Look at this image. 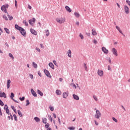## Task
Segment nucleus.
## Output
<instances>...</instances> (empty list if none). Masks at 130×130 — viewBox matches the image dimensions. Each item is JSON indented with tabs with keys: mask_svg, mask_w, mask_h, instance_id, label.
<instances>
[{
	"mask_svg": "<svg viewBox=\"0 0 130 130\" xmlns=\"http://www.w3.org/2000/svg\"><path fill=\"white\" fill-rule=\"evenodd\" d=\"M56 22L59 23V24H62L66 22V17H61V18H56Z\"/></svg>",
	"mask_w": 130,
	"mask_h": 130,
	"instance_id": "obj_1",
	"label": "nucleus"
},
{
	"mask_svg": "<svg viewBox=\"0 0 130 130\" xmlns=\"http://www.w3.org/2000/svg\"><path fill=\"white\" fill-rule=\"evenodd\" d=\"M8 8H9V5H6V6L3 5L1 7V10H2V11H3V12H4V13H7V9H8Z\"/></svg>",
	"mask_w": 130,
	"mask_h": 130,
	"instance_id": "obj_2",
	"label": "nucleus"
},
{
	"mask_svg": "<svg viewBox=\"0 0 130 130\" xmlns=\"http://www.w3.org/2000/svg\"><path fill=\"white\" fill-rule=\"evenodd\" d=\"M95 118H98V119H99L100 117H101V113H100V111L99 110L96 111V114L95 115Z\"/></svg>",
	"mask_w": 130,
	"mask_h": 130,
	"instance_id": "obj_3",
	"label": "nucleus"
},
{
	"mask_svg": "<svg viewBox=\"0 0 130 130\" xmlns=\"http://www.w3.org/2000/svg\"><path fill=\"white\" fill-rule=\"evenodd\" d=\"M124 10L125 13H126V14H129V9L128 8V7H127V6L125 5L124 6Z\"/></svg>",
	"mask_w": 130,
	"mask_h": 130,
	"instance_id": "obj_4",
	"label": "nucleus"
},
{
	"mask_svg": "<svg viewBox=\"0 0 130 130\" xmlns=\"http://www.w3.org/2000/svg\"><path fill=\"white\" fill-rule=\"evenodd\" d=\"M36 21V19L35 18H33L32 19H30L28 21L29 24L31 25V26H33V24L34 23H35V21Z\"/></svg>",
	"mask_w": 130,
	"mask_h": 130,
	"instance_id": "obj_5",
	"label": "nucleus"
},
{
	"mask_svg": "<svg viewBox=\"0 0 130 130\" xmlns=\"http://www.w3.org/2000/svg\"><path fill=\"white\" fill-rule=\"evenodd\" d=\"M98 75H99L100 77H103V75H104V72L102 70H98Z\"/></svg>",
	"mask_w": 130,
	"mask_h": 130,
	"instance_id": "obj_6",
	"label": "nucleus"
},
{
	"mask_svg": "<svg viewBox=\"0 0 130 130\" xmlns=\"http://www.w3.org/2000/svg\"><path fill=\"white\" fill-rule=\"evenodd\" d=\"M19 31L23 36H25V35H26V31H25L24 28L21 27V29H20Z\"/></svg>",
	"mask_w": 130,
	"mask_h": 130,
	"instance_id": "obj_7",
	"label": "nucleus"
},
{
	"mask_svg": "<svg viewBox=\"0 0 130 130\" xmlns=\"http://www.w3.org/2000/svg\"><path fill=\"white\" fill-rule=\"evenodd\" d=\"M112 51L113 54L114 55H115V56H117V55H118V54H117V50H116V49L113 48L112 49Z\"/></svg>",
	"mask_w": 130,
	"mask_h": 130,
	"instance_id": "obj_8",
	"label": "nucleus"
},
{
	"mask_svg": "<svg viewBox=\"0 0 130 130\" xmlns=\"http://www.w3.org/2000/svg\"><path fill=\"white\" fill-rule=\"evenodd\" d=\"M44 73L45 75L48 77V78H51V75H50V73L48 71L46 70H44Z\"/></svg>",
	"mask_w": 130,
	"mask_h": 130,
	"instance_id": "obj_9",
	"label": "nucleus"
},
{
	"mask_svg": "<svg viewBox=\"0 0 130 130\" xmlns=\"http://www.w3.org/2000/svg\"><path fill=\"white\" fill-rule=\"evenodd\" d=\"M102 51H103L104 53H105L106 54H107L108 53V50L106 49L105 47H103L102 48Z\"/></svg>",
	"mask_w": 130,
	"mask_h": 130,
	"instance_id": "obj_10",
	"label": "nucleus"
},
{
	"mask_svg": "<svg viewBox=\"0 0 130 130\" xmlns=\"http://www.w3.org/2000/svg\"><path fill=\"white\" fill-rule=\"evenodd\" d=\"M30 31L31 32V34H33L34 35H37V31L32 28H30Z\"/></svg>",
	"mask_w": 130,
	"mask_h": 130,
	"instance_id": "obj_11",
	"label": "nucleus"
},
{
	"mask_svg": "<svg viewBox=\"0 0 130 130\" xmlns=\"http://www.w3.org/2000/svg\"><path fill=\"white\" fill-rule=\"evenodd\" d=\"M65 9L67 11V12H69V13H72V9H71L70 7L66 6Z\"/></svg>",
	"mask_w": 130,
	"mask_h": 130,
	"instance_id": "obj_12",
	"label": "nucleus"
},
{
	"mask_svg": "<svg viewBox=\"0 0 130 130\" xmlns=\"http://www.w3.org/2000/svg\"><path fill=\"white\" fill-rule=\"evenodd\" d=\"M31 94L34 96V97H37V94H36V92L34 91L33 89H31Z\"/></svg>",
	"mask_w": 130,
	"mask_h": 130,
	"instance_id": "obj_13",
	"label": "nucleus"
},
{
	"mask_svg": "<svg viewBox=\"0 0 130 130\" xmlns=\"http://www.w3.org/2000/svg\"><path fill=\"white\" fill-rule=\"evenodd\" d=\"M67 54L69 57L71 58L72 57V51L71 50H69L67 52Z\"/></svg>",
	"mask_w": 130,
	"mask_h": 130,
	"instance_id": "obj_14",
	"label": "nucleus"
},
{
	"mask_svg": "<svg viewBox=\"0 0 130 130\" xmlns=\"http://www.w3.org/2000/svg\"><path fill=\"white\" fill-rule=\"evenodd\" d=\"M73 96L74 99H75V100H80L79 96H78L76 94H73Z\"/></svg>",
	"mask_w": 130,
	"mask_h": 130,
	"instance_id": "obj_15",
	"label": "nucleus"
},
{
	"mask_svg": "<svg viewBox=\"0 0 130 130\" xmlns=\"http://www.w3.org/2000/svg\"><path fill=\"white\" fill-rule=\"evenodd\" d=\"M10 84H11V80L9 79L7 80V88L8 89L10 88Z\"/></svg>",
	"mask_w": 130,
	"mask_h": 130,
	"instance_id": "obj_16",
	"label": "nucleus"
},
{
	"mask_svg": "<svg viewBox=\"0 0 130 130\" xmlns=\"http://www.w3.org/2000/svg\"><path fill=\"white\" fill-rule=\"evenodd\" d=\"M69 96V93L68 92H64L63 93V98H67Z\"/></svg>",
	"mask_w": 130,
	"mask_h": 130,
	"instance_id": "obj_17",
	"label": "nucleus"
},
{
	"mask_svg": "<svg viewBox=\"0 0 130 130\" xmlns=\"http://www.w3.org/2000/svg\"><path fill=\"white\" fill-rule=\"evenodd\" d=\"M91 33H92V35L93 36H95L97 34V32H96V30L94 29H92V32Z\"/></svg>",
	"mask_w": 130,
	"mask_h": 130,
	"instance_id": "obj_18",
	"label": "nucleus"
},
{
	"mask_svg": "<svg viewBox=\"0 0 130 130\" xmlns=\"http://www.w3.org/2000/svg\"><path fill=\"white\" fill-rule=\"evenodd\" d=\"M49 66L51 67L52 70H54V65H53V63L50 62L49 63Z\"/></svg>",
	"mask_w": 130,
	"mask_h": 130,
	"instance_id": "obj_19",
	"label": "nucleus"
},
{
	"mask_svg": "<svg viewBox=\"0 0 130 130\" xmlns=\"http://www.w3.org/2000/svg\"><path fill=\"white\" fill-rule=\"evenodd\" d=\"M74 15L76 18H80V13L78 12H75L74 13Z\"/></svg>",
	"mask_w": 130,
	"mask_h": 130,
	"instance_id": "obj_20",
	"label": "nucleus"
},
{
	"mask_svg": "<svg viewBox=\"0 0 130 130\" xmlns=\"http://www.w3.org/2000/svg\"><path fill=\"white\" fill-rule=\"evenodd\" d=\"M37 93L40 95V96H43V93H42V92H41L39 89L37 90Z\"/></svg>",
	"mask_w": 130,
	"mask_h": 130,
	"instance_id": "obj_21",
	"label": "nucleus"
},
{
	"mask_svg": "<svg viewBox=\"0 0 130 130\" xmlns=\"http://www.w3.org/2000/svg\"><path fill=\"white\" fill-rule=\"evenodd\" d=\"M17 112H18V114H19V116H20V117H22V116H23V113H22V112H21V111L18 110L17 111Z\"/></svg>",
	"mask_w": 130,
	"mask_h": 130,
	"instance_id": "obj_22",
	"label": "nucleus"
},
{
	"mask_svg": "<svg viewBox=\"0 0 130 130\" xmlns=\"http://www.w3.org/2000/svg\"><path fill=\"white\" fill-rule=\"evenodd\" d=\"M15 28L17 29V30H19L20 31V29H22V27L19 26L17 24H16L15 25Z\"/></svg>",
	"mask_w": 130,
	"mask_h": 130,
	"instance_id": "obj_23",
	"label": "nucleus"
},
{
	"mask_svg": "<svg viewBox=\"0 0 130 130\" xmlns=\"http://www.w3.org/2000/svg\"><path fill=\"white\" fill-rule=\"evenodd\" d=\"M56 94H57V95H61V91L59 90H56Z\"/></svg>",
	"mask_w": 130,
	"mask_h": 130,
	"instance_id": "obj_24",
	"label": "nucleus"
},
{
	"mask_svg": "<svg viewBox=\"0 0 130 130\" xmlns=\"http://www.w3.org/2000/svg\"><path fill=\"white\" fill-rule=\"evenodd\" d=\"M116 28L119 31V32H120V33H121V34H122V31H121V30H120V28H119V27L116 26Z\"/></svg>",
	"mask_w": 130,
	"mask_h": 130,
	"instance_id": "obj_25",
	"label": "nucleus"
},
{
	"mask_svg": "<svg viewBox=\"0 0 130 130\" xmlns=\"http://www.w3.org/2000/svg\"><path fill=\"white\" fill-rule=\"evenodd\" d=\"M34 119L37 121V122H39V121H40V119L37 117H35Z\"/></svg>",
	"mask_w": 130,
	"mask_h": 130,
	"instance_id": "obj_26",
	"label": "nucleus"
},
{
	"mask_svg": "<svg viewBox=\"0 0 130 130\" xmlns=\"http://www.w3.org/2000/svg\"><path fill=\"white\" fill-rule=\"evenodd\" d=\"M10 97H11V99L12 100H14V98L15 97V94H14V93H13V92H11V96H10Z\"/></svg>",
	"mask_w": 130,
	"mask_h": 130,
	"instance_id": "obj_27",
	"label": "nucleus"
},
{
	"mask_svg": "<svg viewBox=\"0 0 130 130\" xmlns=\"http://www.w3.org/2000/svg\"><path fill=\"white\" fill-rule=\"evenodd\" d=\"M4 30H5L6 33H7V34H10V30H9V29H8L7 28H4Z\"/></svg>",
	"mask_w": 130,
	"mask_h": 130,
	"instance_id": "obj_28",
	"label": "nucleus"
},
{
	"mask_svg": "<svg viewBox=\"0 0 130 130\" xmlns=\"http://www.w3.org/2000/svg\"><path fill=\"white\" fill-rule=\"evenodd\" d=\"M32 66H33L34 68H35V69H37V67H38L37 64H36L35 63V62H32Z\"/></svg>",
	"mask_w": 130,
	"mask_h": 130,
	"instance_id": "obj_29",
	"label": "nucleus"
},
{
	"mask_svg": "<svg viewBox=\"0 0 130 130\" xmlns=\"http://www.w3.org/2000/svg\"><path fill=\"white\" fill-rule=\"evenodd\" d=\"M83 67L85 70V71H88V68L87 67V64L85 63L83 64Z\"/></svg>",
	"mask_w": 130,
	"mask_h": 130,
	"instance_id": "obj_30",
	"label": "nucleus"
},
{
	"mask_svg": "<svg viewBox=\"0 0 130 130\" xmlns=\"http://www.w3.org/2000/svg\"><path fill=\"white\" fill-rule=\"evenodd\" d=\"M43 123L46 124V122H47V118H44L43 119Z\"/></svg>",
	"mask_w": 130,
	"mask_h": 130,
	"instance_id": "obj_31",
	"label": "nucleus"
},
{
	"mask_svg": "<svg viewBox=\"0 0 130 130\" xmlns=\"http://www.w3.org/2000/svg\"><path fill=\"white\" fill-rule=\"evenodd\" d=\"M8 17L10 21H11V20H13V17L12 16H10V15H8Z\"/></svg>",
	"mask_w": 130,
	"mask_h": 130,
	"instance_id": "obj_32",
	"label": "nucleus"
},
{
	"mask_svg": "<svg viewBox=\"0 0 130 130\" xmlns=\"http://www.w3.org/2000/svg\"><path fill=\"white\" fill-rule=\"evenodd\" d=\"M2 95H3V97H4V98H7V95H6V93L3 92Z\"/></svg>",
	"mask_w": 130,
	"mask_h": 130,
	"instance_id": "obj_33",
	"label": "nucleus"
},
{
	"mask_svg": "<svg viewBox=\"0 0 130 130\" xmlns=\"http://www.w3.org/2000/svg\"><path fill=\"white\" fill-rule=\"evenodd\" d=\"M19 100H20V101H24V100H25V97L19 98Z\"/></svg>",
	"mask_w": 130,
	"mask_h": 130,
	"instance_id": "obj_34",
	"label": "nucleus"
},
{
	"mask_svg": "<svg viewBox=\"0 0 130 130\" xmlns=\"http://www.w3.org/2000/svg\"><path fill=\"white\" fill-rule=\"evenodd\" d=\"M3 18H4V19H5V20H6V21H8V20H9V19H8V17H7V16H6V15H4Z\"/></svg>",
	"mask_w": 130,
	"mask_h": 130,
	"instance_id": "obj_35",
	"label": "nucleus"
},
{
	"mask_svg": "<svg viewBox=\"0 0 130 130\" xmlns=\"http://www.w3.org/2000/svg\"><path fill=\"white\" fill-rule=\"evenodd\" d=\"M46 128H49V123H47L45 125Z\"/></svg>",
	"mask_w": 130,
	"mask_h": 130,
	"instance_id": "obj_36",
	"label": "nucleus"
},
{
	"mask_svg": "<svg viewBox=\"0 0 130 130\" xmlns=\"http://www.w3.org/2000/svg\"><path fill=\"white\" fill-rule=\"evenodd\" d=\"M5 110H7V109H9V107H8V105H5L4 107Z\"/></svg>",
	"mask_w": 130,
	"mask_h": 130,
	"instance_id": "obj_37",
	"label": "nucleus"
},
{
	"mask_svg": "<svg viewBox=\"0 0 130 130\" xmlns=\"http://www.w3.org/2000/svg\"><path fill=\"white\" fill-rule=\"evenodd\" d=\"M46 36H49V30H46Z\"/></svg>",
	"mask_w": 130,
	"mask_h": 130,
	"instance_id": "obj_38",
	"label": "nucleus"
},
{
	"mask_svg": "<svg viewBox=\"0 0 130 130\" xmlns=\"http://www.w3.org/2000/svg\"><path fill=\"white\" fill-rule=\"evenodd\" d=\"M79 36H80L81 39H82V40L84 39V36H83L82 34H80Z\"/></svg>",
	"mask_w": 130,
	"mask_h": 130,
	"instance_id": "obj_39",
	"label": "nucleus"
},
{
	"mask_svg": "<svg viewBox=\"0 0 130 130\" xmlns=\"http://www.w3.org/2000/svg\"><path fill=\"white\" fill-rule=\"evenodd\" d=\"M9 56L10 57H11V58H12V59H14V56H13V54H12L11 53H9Z\"/></svg>",
	"mask_w": 130,
	"mask_h": 130,
	"instance_id": "obj_40",
	"label": "nucleus"
},
{
	"mask_svg": "<svg viewBox=\"0 0 130 130\" xmlns=\"http://www.w3.org/2000/svg\"><path fill=\"white\" fill-rule=\"evenodd\" d=\"M13 117H14V119L15 121H17V115H16V114H14L13 115Z\"/></svg>",
	"mask_w": 130,
	"mask_h": 130,
	"instance_id": "obj_41",
	"label": "nucleus"
},
{
	"mask_svg": "<svg viewBox=\"0 0 130 130\" xmlns=\"http://www.w3.org/2000/svg\"><path fill=\"white\" fill-rule=\"evenodd\" d=\"M50 110L51 111H53V110H54V108L52 106H50Z\"/></svg>",
	"mask_w": 130,
	"mask_h": 130,
	"instance_id": "obj_42",
	"label": "nucleus"
},
{
	"mask_svg": "<svg viewBox=\"0 0 130 130\" xmlns=\"http://www.w3.org/2000/svg\"><path fill=\"white\" fill-rule=\"evenodd\" d=\"M26 106H28V105H29V104H30V103L29 102V100H26Z\"/></svg>",
	"mask_w": 130,
	"mask_h": 130,
	"instance_id": "obj_43",
	"label": "nucleus"
},
{
	"mask_svg": "<svg viewBox=\"0 0 130 130\" xmlns=\"http://www.w3.org/2000/svg\"><path fill=\"white\" fill-rule=\"evenodd\" d=\"M93 99L95 101H98V99L97 98V96L93 95Z\"/></svg>",
	"mask_w": 130,
	"mask_h": 130,
	"instance_id": "obj_44",
	"label": "nucleus"
},
{
	"mask_svg": "<svg viewBox=\"0 0 130 130\" xmlns=\"http://www.w3.org/2000/svg\"><path fill=\"white\" fill-rule=\"evenodd\" d=\"M0 105L1 106H4V103L3 102V101H2V100H0Z\"/></svg>",
	"mask_w": 130,
	"mask_h": 130,
	"instance_id": "obj_45",
	"label": "nucleus"
},
{
	"mask_svg": "<svg viewBox=\"0 0 130 130\" xmlns=\"http://www.w3.org/2000/svg\"><path fill=\"white\" fill-rule=\"evenodd\" d=\"M24 24H25V26H28V22H27L25 20L23 21Z\"/></svg>",
	"mask_w": 130,
	"mask_h": 130,
	"instance_id": "obj_46",
	"label": "nucleus"
},
{
	"mask_svg": "<svg viewBox=\"0 0 130 130\" xmlns=\"http://www.w3.org/2000/svg\"><path fill=\"white\" fill-rule=\"evenodd\" d=\"M92 42H93V43H94V44H97V40H93V41H92Z\"/></svg>",
	"mask_w": 130,
	"mask_h": 130,
	"instance_id": "obj_47",
	"label": "nucleus"
},
{
	"mask_svg": "<svg viewBox=\"0 0 130 130\" xmlns=\"http://www.w3.org/2000/svg\"><path fill=\"white\" fill-rule=\"evenodd\" d=\"M48 119L50 120V121L52 122V117H51V116H48Z\"/></svg>",
	"mask_w": 130,
	"mask_h": 130,
	"instance_id": "obj_48",
	"label": "nucleus"
},
{
	"mask_svg": "<svg viewBox=\"0 0 130 130\" xmlns=\"http://www.w3.org/2000/svg\"><path fill=\"white\" fill-rule=\"evenodd\" d=\"M112 119H113V120L114 121H115V122H117V119H115V118H114V117H113L112 118Z\"/></svg>",
	"mask_w": 130,
	"mask_h": 130,
	"instance_id": "obj_49",
	"label": "nucleus"
},
{
	"mask_svg": "<svg viewBox=\"0 0 130 130\" xmlns=\"http://www.w3.org/2000/svg\"><path fill=\"white\" fill-rule=\"evenodd\" d=\"M58 121L59 124H61V122L60 121V118H59V117H58Z\"/></svg>",
	"mask_w": 130,
	"mask_h": 130,
	"instance_id": "obj_50",
	"label": "nucleus"
},
{
	"mask_svg": "<svg viewBox=\"0 0 130 130\" xmlns=\"http://www.w3.org/2000/svg\"><path fill=\"white\" fill-rule=\"evenodd\" d=\"M75 128H76L75 127H70L69 128V129L70 130H74Z\"/></svg>",
	"mask_w": 130,
	"mask_h": 130,
	"instance_id": "obj_51",
	"label": "nucleus"
},
{
	"mask_svg": "<svg viewBox=\"0 0 130 130\" xmlns=\"http://www.w3.org/2000/svg\"><path fill=\"white\" fill-rule=\"evenodd\" d=\"M6 111L7 114H9L10 113V110H9V109H7V110H6Z\"/></svg>",
	"mask_w": 130,
	"mask_h": 130,
	"instance_id": "obj_52",
	"label": "nucleus"
},
{
	"mask_svg": "<svg viewBox=\"0 0 130 130\" xmlns=\"http://www.w3.org/2000/svg\"><path fill=\"white\" fill-rule=\"evenodd\" d=\"M126 3H127V4L128 5V6H129L130 7V1L128 0H126Z\"/></svg>",
	"mask_w": 130,
	"mask_h": 130,
	"instance_id": "obj_53",
	"label": "nucleus"
},
{
	"mask_svg": "<svg viewBox=\"0 0 130 130\" xmlns=\"http://www.w3.org/2000/svg\"><path fill=\"white\" fill-rule=\"evenodd\" d=\"M73 87H74L75 89H77V86L76 85V84H75V83H73Z\"/></svg>",
	"mask_w": 130,
	"mask_h": 130,
	"instance_id": "obj_54",
	"label": "nucleus"
},
{
	"mask_svg": "<svg viewBox=\"0 0 130 130\" xmlns=\"http://www.w3.org/2000/svg\"><path fill=\"white\" fill-rule=\"evenodd\" d=\"M29 76H30V78L31 79H34V77L33 76V75H32V74H30Z\"/></svg>",
	"mask_w": 130,
	"mask_h": 130,
	"instance_id": "obj_55",
	"label": "nucleus"
},
{
	"mask_svg": "<svg viewBox=\"0 0 130 130\" xmlns=\"http://www.w3.org/2000/svg\"><path fill=\"white\" fill-rule=\"evenodd\" d=\"M10 118L13 120V119H14L13 115H12V114H10Z\"/></svg>",
	"mask_w": 130,
	"mask_h": 130,
	"instance_id": "obj_56",
	"label": "nucleus"
},
{
	"mask_svg": "<svg viewBox=\"0 0 130 130\" xmlns=\"http://www.w3.org/2000/svg\"><path fill=\"white\" fill-rule=\"evenodd\" d=\"M38 74L40 77H42V75H41V73H40V72L39 71L38 72Z\"/></svg>",
	"mask_w": 130,
	"mask_h": 130,
	"instance_id": "obj_57",
	"label": "nucleus"
},
{
	"mask_svg": "<svg viewBox=\"0 0 130 130\" xmlns=\"http://www.w3.org/2000/svg\"><path fill=\"white\" fill-rule=\"evenodd\" d=\"M53 63L55 64V66H56V61L55 60H54L53 61Z\"/></svg>",
	"mask_w": 130,
	"mask_h": 130,
	"instance_id": "obj_58",
	"label": "nucleus"
},
{
	"mask_svg": "<svg viewBox=\"0 0 130 130\" xmlns=\"http://www.w3.org/2000/svg\"><path fill=\"white\" fill-rule=\"evenodd\" d=\"M53 116L54 118H56V115L55 113L53 114Z\"/></svg>",
	"mask_w": 130,
	"mask_h": 130,
	"instance_id": "obj_59",
	"label": "nucleus"
},
{
	"mask_svg": "<svg viewBox=\"0 0 130 130\" xmlns=\"http://www.w3.org/2000/svg\"><path fill=\"white\" fill-rule=\"evenodd\" d=\"M94 122H95V125H98V124H99V123H98V122L96 121V120H94Z\"/></svg>",
	"mask_w": 130,
	"mask_h": 130,
	"instance_id": "obj_60",
	"label": "nucleus"
},
{
	"mask_svg": "<svg viewBox=\"0 0 130 130\" xmlns=\"http://www.w3.org/2000/svg\"><path fill=\"white\" fill-rule=\"evenodd\" d=\"M76 25H77V26H79V25H80V22L79 21H77L76 23Z\"/></svg>",
	"mask_w": 130,
	"mask_h": 130,
	"instance_id": "obj_61",
	"label": "nucleus"
},
{
	"mask_svg": "<svg viewBox=\"0 0 130 130\" xmlns=\"http://www.w3.org/2000/svg\"><path fill=\"white\" fill-rule=\"evenodd\" d=\"M36 50H37V51H39V52H40V49H39L38 48H36Z\"/></svg>",
	"mask_w": 130,
	"mask_h": 130,
	"instance_id": "obj_62",
	"label": "nucleus"
},
{
	"mask_svg": "<svg viewBox=\"0 0 130 130\" xmlns=\"http://www.w3.org/2000/svg\"><path fill=\"white\" fill-rule=\"evenodd\" d=\"M28 9H29V10H31V9H32V7H31V6H30V5H28Z\"/></svg>",
	"mask_w": 130,
	"mask_h": 130,
	"instance_id": "obj_63",
	"label": "nucleus"
},
{
	"mask_svg": "<svg viewBox=\"0 0 130 130\" xmlns=\"http://www.w3.org/2000/svg\"><path fill=\"white\" fill-rule=\"evenodd\" d=\"M11 108L12 109H13V110H15V109H16V108H15V107L14 106H11Z\"/></svg>",
	"mask_w": 130,
	"mask_h": 130,
	"instance_id": "obj_64",
	"label": "nucleus"
}]
</instances>
